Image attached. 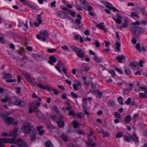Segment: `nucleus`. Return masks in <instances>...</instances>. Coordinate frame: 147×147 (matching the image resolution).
I'll list each match as a JSON object with an SVG mask.
<instances>
[{
  "label": "nucleus",
  "mask_w": 147,
  "mask_h": 147,
  "mask_svg": "<svg viewBox=\"0 0 147 147\" xmlns=\"http://www.w3.org/2000/svg\"><path fill=\"white\" fill-rule=\"evenodd\" d=\"M4 143L14 144H17L19 147H28L27 143L20 138L16 140L15 139H9L7 138L0 139V147H4Z\"/></svg>",
  "instance_id": "f257e3e1"
},
{
  "label": "nucleus",
  "mask_w": 147,
  "mask_h": 147,
  "mask_svg": "<svg viewBox=\"0 0 147 147\" xmlns=\"http://www.w3.org/2000/svg\"><path fill=\"white\" fill-rule=\"evenodd\" d=\"M133 35H134L136 37H138L140 36L141 34H143L145 31L144 28L136 26L132 27L130 29Z\"/></svg>",
  "instance_id": "f03ea898"
},
{
  "label": "nucleus",
  "mask_w": 147,
  "mask_h": 147,
  "mask_svg": "<svg viewBox=\"0 0 147 147\" xmlns=\"http://www.w3.org/2000/svg\"><path fill=\"white\" fill-rule=\"evenodd\" d=\"M63 117L61 115L59 116L55 115H53L51 117V119L55 121L58 126L60 128H63L64 125V122L63 120Z\"/></svg>",
  "instance_id": "7ed1b4c3"
},
{
  "label": "nucleus",
  "mask_w": 147,
  "mask_h": 147,
  "mask_svg": "<svg viewBox=\"0 0 147 147\" xmlns=\"http://www.w3.org/2000/svg\"><path fill=\"white\" fill-rule=\"evenodd\" d=\"M5 123L8 125H16L18 123V121H14V119L12 117L6 116L3 115H2Z\"/></svg>",
  "instance_id": "20e7f679"
},
{
  "label": "nucleus",
  "mask_w": 147,
  "mask_h": 147,
  "mask_svg": "<svg viewBox=\"0 0 147 147\" xmlns=\"http://www.w3.org/2000/svg\"><path fill=\"white\" fill-rule=\"evenodd\" d=\"M32 126L28 122L24 123L22 126V131L25 134H30L32 130Z\"/></svg>",
  "instance_id": "39448f33"
},
{
  "label": "nucleus",
  "mask_w": 147,
  "mask_h": 147,
  "mask_svg": "<svg viewBox=\"0 0 147 147\" xmlns=\"http://www.w3.org/2000/svg\"><path fill=\"white\" fill-rule=\"evenodd\" d=\"M72 50L76 53V55L78 57L82 59H83L84 57V55L82 49L73 46H71Z\"/></svg>",
  "instance_id": "423d86ee"
},
{
  "label": "nucleus",
  "mask_w": 147,
  "mask_h": 147,
  "mask_svg": "<svg viewBox=\"0 0 147 147\" xmlns=\"http://www.w3.org/2000/svg\"><path fill=\"white\" fill-rule=\"evenodd\" d=\"M62 68V71L65 74L67 73V69L64 67V64L61 61L59 60L58 63L55 66V67L56 69L60 73H62L61 69H60V67Z\"/></svg>",
  "instance_id": "0eeeda50"
},
{
  "label": "nucleus",
  "mask_w": 147,
  "mask_h": 147,
  "mask_svg": "<svg viewBox=\"0 0 147 147\" xmlns=\"http://www.w3.org/2000/svg\"><path fill=\"white\" fill-rule=\"evenodd\" d=\"M14 99H15L14 101L10 100L11 103L12 104L21 107H24L25 106V103L24 101L20 99H16L14 98Z\"/></svg>",
  "instance_id": "6e6552de"
},
{
  "label": "nucleus",
  "mask_w": 147,
  "mask_h": 147,
  "mask_svg": "<svg viewBox=\"0 0 147 147\" xmlns=\"http://www.w3.org/2000/svg\"><path fill=\"white\" fill-rule=\"evenodd\" d=\"M101 2L103 3L105 5V6L109 10L112 9L113 11H119L115 7H113V5L109 3L108 2H104L102 1Z\"/></svg>",
  "instance_id": "1a4fd4ad"
},
{
  "label": "nucleus",
  "mask_w": 147,
  "mask_h": 147,
  "mask_svg": "<svg viewBox=\"0 0 147 147\" xmlns=\"http://www.w3.org/2000/svg\"><path fill=\"white\" fill-rule=\"evenodd\" d=\"M89 69V67L83 65L81 67L80 71L81 74H86Z\"/></svg>",
  "instance_id": "9d476101"
},
{
  "label": "nucleus",
  "mask_w": 147,
  "mask_h": 147,
  "mask_svg": "<svg viewBox=\"0 0 147 147\" xmlns=\"http://www.w3.org/2000/svg\"><path fill=\"white\" fill-rule=\"evenodd\" d=\"M18 131V129L17 128H16L13 131L9 133L8 136H12L14 138H16L18 136L17 133Z\"/></svg>",
  "instance_id": "9b49d317"
},
{
  "label": "nucleus",
  "mask_w": 147,
  "mask_h": 147,
  "mask_svg": "<svg viewBox=\"0 0 147 147\" xmlns=\"http://www.w3.org/2000/svg\"><path fill=\"white\" fill-rule=\"evenodd\" d=\"M130 137L135 142V143H138L139 142V138L137 136L136 133H133L132 135L130 136Z\"/></svg>",
  "instance_id": "f8f14e48"
},
{
  "label": "nucleus",
  "mask_w": 147,
  "mask_h": 147,
  "mask_svg": "<svg viewBox=\"0 0 147 147\" xmlns=\"http://www.w3.org/2000/svg\"><path fill=\"white\" fill-rule=\"evenodd\" d=\"M40 105V102L38 101H36L35 102L30 104V105L34 109H38V107Z\"/></svg>",
  "instance_id": "ddd939ff"
},
{
  "label": "nucleus",
  "mask_w": 147,
  "mask_h": 147,
  "mask_svg": "<svg viewBox=\"0 0 147 147\" xmlns=\"http://www.w3.org/2000/svg\"><path fill=\"white\" fill-rule=\"evenodd\" d=\"M58 16L62 18H67V15L64 12L62 11H58L57 12Z\"/></svg>",
  "instance_id": "4468645a"
},
{
  "label": "nucleus",
  "mask_w": 147,
  "mask_h": 147,
  "mask_svg": "<svg viewBox=\"0 0 147 147\" xmlns=\"http://www.w3.org/2000/svg\"><path fill=\"white\" fill-rule=\"evenodd\" d=\"M42 18L40 16V15H38L37 16V20L38 23L37 22H35L34 23V25L36 26H38L39 24H41L42 23Z\"/></svg>",
  "instance_id": "2eb2a0df"
},
{
  "label": "nucleus",
  "mask_w": 147,
  "mask_h": 147,
  "mask_svg": "<svg viewBox=\"0 0 147 147\" xmlns=\"http://www.w3.org/2000/svg\"><path fill=\"white\" fill-rule=\"evenodd\" d=\"M57 59L55 56H51L49 57V60L48 61L49 63L52 65H53L54 63H55Z\"/></svg>",
  "instance_id": "dca6fc26"
},
{
  "label": "nucleus",
  "mask_w": 147,
  "mask_h": 147,
  "mask_svg": "<svg viewBox=\"0 0 147 147\" xmlns=\"http://www.w3.org/2000/svg\"><path fill=\"white\" fill-rule=\"evenodd\" d=\"M36 129L38 132V134L40 136H42L44 134L45 131L43 129L42 130L43 128L42 126H38L36 127Z\"/></svg>",
  "instance_id": "f3484780"
},
{
  "label": "nucleus",
  "mask_w": 147,
  "mask_h": 147,
  "mask_svg": "<svg viewBox=\"0 0 147 147\" xmlns=\"http://www.w3.org/2000/svg\"><path fill=\"white\" fill-rule=\"evenodd\" d=\"M75 82L76 83V84H73V86L74 90H78V89L77 88V87L81 86V83L79 81L77 80H75Z\"/></svg>",
  "instance_id": "a211bd4d"
},
{
  "label": "nucleus",
  "mask_w": 147,
  "mask_h": 147,
  "mask_svg": "<svg viewBox=\"0 0 147 147\" xmlns=\"http://www.w3.org/2000/svg\"><path fill=\"white\" fill-rule=\"evenodd\" d=\"M37 85L40 88L50 91V89L49 87L47 86L42 84H37Z\"/></svg>",
  "instance_id": "6ab92c4d"
},
{
  "label": "nucleus",
  "mask_w": 147,
  "mask_h": 147,
  "mask_svg": "<svg viewBox=\"0 0 147 147\" xmlns=\"http://www.w3.org/2000/svg\"><path fill=\"white\" fill-rule=\"evenodd\" d=\"M125 57L123 55H122L120 56H117L116 57V59L119 63H122V60H125Z\"/></svg>",
  "instance_id": "aec40b11"
},
{
  "label": "nucleus",
  "mask_w": 147,
  "mask_h": 147,
  "mask_svg": "<svg viewBox=\"0 0 147 147\" xmlns=\"http://www.w3.org/2000/svg\"><path fill=\"white\" fill-rule=\"evenodd\" d=\"M104 25V23L102 22L100 24H97L96 26L99 28L104 30L105 32H107V30L105 29V27Z\"/></svg>",
  "instance_id": "412c9836"
},
{
  "label": "nucleus",
  "mask_w": 147,
  "mask_h": 147,
  "mask_svg": "<svg viewBox=\"0 0 147 147\" xmlns=\"http://www.w3.org/2000/svg\"><path fill=\"white\" fill-rule=\"evenodd\" d=\"M77 17L78 18L76 19L75 20L76 24H80L81 23V20L82 19V17L79 14H78L77 15Z\"/></svg>",
  "instance_id": "4be33fe9"
},
{
  "label": "nucleus",
  "mask_w": 147,
  "mask_h": 147,
  "mask_svg": "<svg viewBox=\"0 0 147 147\" xmlns=\"http://www.w3.org/2000/svg\"><path fill=\"white\" fill-rule=\"evenodd\" d=\"M36 131L35 130L33 131L31 136V140L32 141H34L36 139Z\"/></svg>",
  "instance_id": "5701e85b"
},
{
  "label": "nucleus",
  "mask_w": 147,
  "mask_h": 147,
  "mask_svg": "<svg viewBox=\"0 0 147 147\" xmlns=\"http://www.w3.org/2000/svg\"><path fill=\"white\" fill-rule=\"evenodd\" d=\"M124 69L125 73L127 75H130L131 73V70L128 67L125 66L124 67Z\"/></svg>",
  "instance_id": "b1692460"
},
{
  "label": "nucleus",
  "mask_w": 147,
  "mask_h": 147,
  "mask_svg": "<svg viewBox=\"0 0 147 147\" xmlns=\"http://www.w3.org/2000/svg\"><path fill=\"white\" fill-rule=\"evenodd\" d=\"M131 119V117L129 115H128L125 118L124 121L126 123H128L130 122Z\"/></svg>",
  "instance_id": "393cba45"
},
{
  "label": "nucleus",
  "mask_w": 147,
  "mask_h": 147,
  "mask_svg": "<svg viewBox=\"0 0 147 147\" xmlns=\"http://www.w3.org/2000/svg\"><path fill=\"white\" fill-rule=\"evenodd\" d=\"M98 132L102 133L104 137H108L109 136V134L107 131H105L103 130H102L100 131H99Z\"/></svg>",
  "instance_id": "a878e982"
},
{
  "label": "nucleus",
  "mask_w": 147,
  "mask_h": 147,
  "mask_svg": "<svg viewBox=\"0 0 147 147\" xmlns=\"http://www.w3.org/2000/svg\"><path fill=\"white\" fill-rule=\"evenodd\" d=\"M40 34L45 37H47L49 36L48 33L45 30H42L40 32Z\"/></svg>",
  "instance_id": "bb28decb"
},
{
  "label": "nucleus",
  "mask_w": 147,
  "mask_h": 147,
  "mask_svg": "<svg viewBox=\"0 0 147 147\" xmlns=\"http://www.w3.org/2000/svg\"><path fill=\"white\" fill-rule=\"evenodd\" d=\"M84 8L88 11H91L92 10V7L91 6H89L88 3L87 5L84 6Z\"/></svg>",
  "instance_id": "cd10ccee"
},
{
  "label": "nucleus",
  "mask_w": 147,
  "mask_h": 147,
  "mask_svg": "<svg viewBox=\"0 0 147 147\" xmlns=\"http://www.w3.org/2000/svg\"><path fill=\"white\" fill-rule=\"evenodd\" d=\"M130 64L131 66L135 68L139 66L138 63L136 62H131Z\"/></svg>",
  "instance_id": "c85d7f7f"
},
{
  "label": "nucleus",
  "mask_w": 147,
  "mask_h": 147,
  "mask_svg": "<svg viewBox=\"0 0 147 147\" xmlns=\"http://www.w3.org/2000/svg\"><path fill=\"white\" fill-rule=\"evenodd\" d=\"M24 75L28 81L30 82H32V80L31 79L30 76L27 73H24Z\"/></svg>",
  "instance_id": "c756f323"
},
{
  "label": "nucleus",
  "mask_w": 147,
  "mask_h": 147,
  "mask_svg": "<svg viewBox=\"0 0 147 147\" xmlns=\"http://www.w3.org/2000/svg\"><path fill=\"white\" fill-rule=\"evenodd\" d=\"M45 146L46 147H54L52 143L49 140L46 142Z\"/></svg>",
  "instance_id": "7c9ffc66"
},
{
  "label": "nucleus",
  "mask_w": 147,
  "mask_h": 147,
  "mask_svg": "<svg viewBox=\"0 0 147 147\" xmlns=\"http://www.w3.org/2000/svg\"><path fill=\"white\" fill-rule=\"evenodd\" d=\"M61 138L65 142L68 141V139L67 136L65 134H63L61 135Z\"/></svg>",
  "instance_id": "2f4dec72"
},
{
  "label": "nucleus",
  "mask_w": 147,
  "mask_h": 147,
  "mask_svg": "<svg viewBox=\"0 0 147 147\" xmlns=\"http://www.w3.org/2000/svg\"><path fill=\"white\" fill-rule=\"evenodd\" d=\"M3 77L5 79H9L12 78V75L9 73L5 74H4Z\"/></svg>",
  "instance_id": "473e14b6"
},
{
  "label": "nucleus",
  "mask_w": 147,
  "mask_h": 147,
  "mask_svg": "<svg viewBox=\"0 0 147 147\" xmlns=\"http://www.w3.org/2000/svg\"><path fill=\"white\" fill-rule=\"evenodd\" d=\"M116 45V49L118 51H120V47L121 46L120 43L118 42H116L115 43Z\"/></svg>",
  "instance_id": "72a5a7b5"
},
{
  "label": "nucleus",
  "mask_w": 147,
  "mask_h": 147,
  "mask_svg": "<svg viewBox=\"0 0 147 147\" xmlns=\"http://www.w3.org/2000/svg\"><path fill=\"white\" fill-rule=\"evenodd\" d=\"M49 88L50 89V92H51V90L52 92H53V93L55 95H58L59 94V93L58 92V91L56 89L53 88L51 87H49Z\"/></svg>",
  "instance_id": "f704fd0d"
},
{
  "label": "nucleus",
  "mask_w": 147,
  "mask_h": 147,
  "mask_svg": "<svg viewBox=\"0 0 147 147\" xmlns=\"http://www.w3.org/2000/svg\"><path fill=\"white\" fill-rule=\"evenodd\" d=\"M139 95L140 97L141 98H147V96L146 95V94L142 92H140L139 94Z\"/></svg>",
  "instance_id": "c9c22d12"
},
{
  "label": "nucleus",
  "mask_w": 147,
  "mask_h": 147,
  "mask_svg": "<svg viewBox=\"0 0 147 147\" xmlns=\"http://www.w3.org/2000/svg\"><path fill=\"white\" fill-rule=\"evenodd\" d=\"M131 15L132 17H136L137 18H140V17L135 12H133L131 13Z\"/></svg>",
  "instance_id": "e433bc0d"
},
{
  "label": "nucleus",
  "mask_w": 147,
  "mask_h": 147,
  "mask_svg": "<svg viewBox=\"0 0 147 147\" xmlns=\"http://www.w3.org/2000/svg\"><path fill=\"white\" fill-rule=\"evenodd\" d=\"M47 127L50 131H51L55 128V126L51 124H47Z\"/></svg>",
  "instance_id": "4c0bfd02"
},
{
  "label": "nucleus",
  "mask_w": 147,
  "mask_h": 147,
  "mask_svg": "<svg viewBox=\"0 0 147 147\" xmlns=\"http://www.w3.org/2000/svg\"><path fill=\"white\" fill-rule=\"evenodd\" d=\"M53 108L54 111L60 115V111L56 106L54 105Z\"/></svg>",
  "instance_id": "58836bf2"
},
{
  "label": "nucleus",
  "mask_w": 147,
  "mask_h": 147,
  "mask_svg": "<svg viewBox=\"0 0 147 147\" xmlns=\"http://www.w3.org/2000/svg\"><path fill=\"white\" fill-rule=\"evenodd\" d=\"M73 127L75 129L77 128L78 126H80V125L77 121H74L73 123Z\"/></svg>",
  "instance_id": "ea45409f"
},
{
  "label": "nucleus",
  "mask_w": 147,
  "mask_h": 147,
  "mask_svg": "<svg viewBox=\"0 0 147 147\" xmlns=\"http://www.w3.org/2000/svg\"><path fill=\"white\" fill-rule=\"evenodd\" d=\"M93 60L96 62L97 63H100L101 61V60L98 58L97 56L95 55L94 57L93 58Z\"/></svg>",
  "instance_id": "a19ab883"
},
{
  "label": "nucleus",
  "mask_w": 147,
  "mask_h": 147,
  "mask_svg": "<svg viewBox=\"0 0 147 147\" xmlns=\"http://www.w3.org/2000/svg\"><path fill=\"white\" fill-rule=\"evenodd\" d=\"M67 13L69 14H70L71 16L72 17H74L76 15L75 12L73 11H71V10H69L67 12Z\"/></svg>",
  "instance_id": "79ce46f5"
},
{
  "label": "nucleus",
  "mask_w": 147,
  "mask_h": 147,
  "mask_svg": "<svg viewBox=\"0 0 147 147\" xmlns=\"http://www.w3.org/2000/svg\"><path fill=\"white\" fill-rule=\"evenodd\" d=\"M87 99L85 97H84L82 100L83 102V106H84L86 107L87 104Z\"/></svg>",
  "instance_id": "37998d69"
},
{
  "label": "nucleus",
  "mask_w": 147,
  "mask_h": 147,
  "mask_svg": "<svg viewBox=\"0 0 147 147\" xmlns=\"http://www.w3.org/2000/svg\"><path fill=\"white\" fill-rule=\"evenodd\" d=\"M92 142V140L88 137V141L86 142V143L87 145H88L89 147L90 146Z\"/></svg>",
  "instance_id": "c03bdc74"
},
{
  "label": "nucleus",
  "mask_w": 147,
  "mask_h": 147,
  "mask_svg": "<svg viewBox=\"0 0 147 147\" xmlns=\"http://www.w3.org/2000/svg\"><path fill=\"white\" fill-rule=\"evenodd\" d=\"M32 56L35 59H37L42 57V55H40L35 54H32Z\"/></svg>",
  "instance_id": "a18cd8bd"
},
{
  "label": "nucleus",
  "mask_w": 147,
  "mask_h": 147,
  "mask_svg": "<svg viewBox=\"0 0 147 147\" xmlns=\"http://www.w3.org/2000/svg\"><path fill=\"white\" fill-rule=\"evenodd\" d=\"M68 113L69 115L73 116H75L76 115L75 112L72 109L69 111Z\"/></svg>",
  "instance_id": "49530a36"
},
{
  "label": "nucleus",
  "mask_w": 147,
  "mask_h": 147,
  "mask_svg": "<svg viewBox=\"0 0 147 147\" xmlns=\"http://www.w3.org/2000/svg\"><path fill=\"white\" fill-rule=\"evenodd\" d=\"M114 115L116 118L120 119L121 118V115L118 112H115L114 114Z\"/></svg>",
  "instance_id": "de8ad7c7"
},
{
  "label": "nucleus",
  "mask_w": 147,
  "mask_h": 147,
  "mask_svg": "<svg viewBox=\"0 0 147 147\" xmlns=\"http://www.w3.org/2000/svg\"><path fill=\"white\" fill-rule=\"evenodd\" d=\"M80 2L81 4L84 6V7L87 5L88 3L86 0H80Z\"/></svg>",
  "instance_id": "09e8293b"
},
{
  "label": "nucleus",
  "mask_w": 147,
  "mask_h": 147,
  "mask_svg": "<svg viewBox=\"0 0 147 147\" xmlns=\"http://www.w3.org/2000/svg\"><path fill=\"white\" fill-rule=\"evenodd\" d=\"M130 137L127 136H124V138L125 140L127 142H129L131 141Z\"/></svg>",
  "instance_id": "8fccbe9b"
},
{
  "label": "nucleus",
  "mask_w": 147,
  "mask_h": 147,
  "mask_svg": "<svg viewBox=\"0 0 147 147\" xmlns=\"http://www.w3.org/2000/svg\"><path fill=\"white\" fill-rule=\"evenodd\" d=\"M118 100L121 105H123V99L122 97H119L117 99Z\"/></svg>",
  "instance_id": "3c124183"
},
{
  "label": "nucleus",
  "mask_w": 147,
  "mask_h": 147,
  "mask_svg": "<svg viewBox=\"0 0 147 147\" xmlns=\"http://www.w3.org/2000/svg\"><path fill=\"white\" fill-rule=\"evenodd\" d=\"M93 40L94 41H95V45L96 47H99L100 46V43L98 41V40Z\"/></svg>",
  "instance_id": "603ef678"
},
{
  "label": "nucleus",
  "mask_w": 147,
  "mask_h": 147,
  "mask_svg": "<svg viewBox=\"0 0 147 147\" xmlns=\"http://www.w3.org/2000/svg\"><path fill=\"white\" fill-rule=\"evenodd\" d=\"M142 11V14L145 16H147V11L145 10V8L142 9L141 10Z\"/></svg>",
  "instance_id": "864d4df0"
},
{
  "label": "nucleus",
  "mask_w": 147,
  "mask_h": 147,
  "mask_svg": "<svg viewBox=\"0 0 147 147\" xmlns=\"http://www.w3.org/2000/svg\"><path fill=\"white\" fill-rule=\"evenodd\" d=\"M108 103L109 104L110 106L111 107L115 105L114 101L113 100H109Z\"/></svg>",
  "instance_id": "5fc2aeb1"
},
{
  "label": "nucleus",
  "mask_w": 147,
  "mask_h": 147,
  "mask_svg": "<svg viewBox=\"0 0 147 147\" xmlns=\"http://www.w3.org/2000/svg\"><path fill=\"white\" fill-rule=\"evenodd\" d=\"M131 102V98H129L125 102V103L127 105H129Z\"/></svg>",
  "instance_id": "6e6d98bb"
},
{
  "label": "nucleus",
  "mask_w": 147,
  "mask_h": 147,
  "mask_svg": "<svg viewBox=\"0 0 147 147\" xmlns=\"http://www.w3.org/2000/svg\"><path fill=\"white\" fill-rule=\"evenodd\" d=\"M115 70L117 72H118V73H119L120 74H122L123 73V71L120 69L118 68V67H115Z\"/></svg>",
  "instance_id": "4d7b16f0"
},
{
  "label": "nucleus",
  "mask_w": 147,
  "mask_h": 147,
  "mask_svg": "<svg viewBox=\"0 0 147 147\" xmlns=\"http://www.w3.org/2000/svg\"><path fill=\"white\" fill-rule=\"evenodd\" d=\"M123 136V134L121 132H119L116 135V138H118L121 137Z\"/></svg>",
  "instance_id": "13d9d810"
},
{
  "label": "nucleus",
  "mask_w": 147,
  "mask_h": 147,
  "mask_svg": "<svg viewBox=\"0 0 147 147\" xmlns=\"http://www.w3.org/2000/svg\"><path fill=\"white\" fill-rule=\"evenodd\" d=\"M71 94L72 97L75 98H77L78 97V96L75 93L71 92Z\"/></svg>",
  "instance_id": "bf43d9fd"
},
{
  "label": "nucleus",
  "mask_w": 147,
  "mask_h": 147,
  "mask_svg": "<svg viewBox=\"0 0 147 147\" xmlns=\"http://www.w3.org/2000/svg\"><path fill=\"white\" fill-rule=\"evenodd\" d=\"M71 109V106H69L67 107H65L63 108V110L66 111H69Z\"/></svg>",
  "instance_id": "052dcab7"
},
{
  "label": "nucleus",
  "mask_w": 147,
  "mask_h": 147,
  "mask_svg": "<svg viewBox=\"0 0 147 147\" xmlns=\"http://www.w3.org/2000/svg\"><path fill=\"white\" fill-rule=\"evenodd\" d=\"M83 108L84 109V113L87 115H89V113L88 112V111L86 109V107L84 106H83Z\"/></svg>",
  "instance_id": "680f3d73"
},
{
  "label": "nucleus",
  "mask_w": 147,
  "mask_h": 147,
  "mask_svg": "<svg viewBox=\"0 0 147 147\" xmlns=\"http://www.w3.org/2000/svg\"><path fill=\"white\" fill-rule=\"evenodd\" d=\"M47 51L50 53H53L54 52H55L56 51V49H49L47 50Z\"/></svg>",
  "instance_id": "e2e57ef3"
},
{
  "label": "nucleus",
  "mask_w": 147,
  "mask_h": 147,
  "mask_svg": "<svg viewBox=\"0 0 147 147\" xmlns=\"http://www.w3.org/2000/svg\"><path fill=\"white\" fill-rule=\"evenodd\" d=\"M29 113H32V112H34L35 111L34 110V109L30 105V107H29Z\"/></svg>",
  "instance_id": "0e129e2a"
},
{
  "label": "nucleus",
  "mask_w": 147,
  "mask_h": 147,
  "mask_svg": "<svg viewBox=\"0 0 147 147\" xmlns=\"http://www.w3.org/2000/svg\"><path fill=\"white\" fill-rule=\"evenodd\" d=\"M125 23H123L122 26L123 28H126L128 26L127 21L126 20H125Z\"/></svg>",
  "instance_id": "69168bd1"
},
{
  "label": "nucleus",
  "mask_w": 147,
  "mask_h": 147,
  "mask_svg": "<svg viewBox=\"0 0 147 147\" xmlns=\"http://www.w3.org/2000/svg\"><path fill=\"white\" fill-rule=\"evenodd\" d=\"M140 43H137L135 47L136 49L139 51L140 50Z\"/></svg>",
  "instance_id": "338daca9"
},
{
  "label": "nucleus",
  "mask_w": 147,
  "mask_h": 147,
  "mask_svg": "<svg viewBox=\"0 0 147 147\" xmlns=\"http://www.w3.org/2000/svg\"><path fill=\"white\" fill-rule=\"evenodd\" d=\"M1 100L3 102H6L9 100V98L8 97L5 98H3L1 99Z\"/></svg>",
  "instance_id": "774afa93"
}]
</instances>
